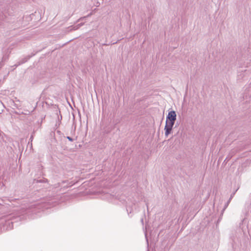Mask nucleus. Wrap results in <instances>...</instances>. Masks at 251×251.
I'll use <instances>...</instances> for the list:
<instances>
[{"instance_id":"obj_1","label":"nucleus","mask_w":251,"mask_h":251,"mask_svg":"<svg viewBox=\"0 0 251 251\" xmlns=\"http://www.w3.org/2000/svg\"><path fill=\"white\" fill-rule=\"evenodd\" d=\"M174 124L175 123H173V122H168V121L166 120L164 127L165 135L166 137H168L171 133Z\"/></svg>"},{"instance_id":"obj_2","label":"nucleus","mask_w":251,"mask_h":251,"mask_svg":"<svg viewBox=\"0 0 251 251\" xmlns=\"http://www.w3.org/2000/svg\"><path fill=\"white\" fill-rule=\"evenodd\" d=\"M176 119V114L175 111H171L168 113L167 116V120L168 122H173L175 123Z\"/></svg>"},{"instance_id":"obj_3","label":"nucleus","mask_w":251,"mask_h":251,"mask_svg":"<svg viewBox=\"0 0 251 251\" xmlns=\"http://www.w3.org/2000/svg\"><path fill=\"white\" fill-rule=\"evenodd\" d=\"M83 24H78L75 26H74L73 27L71 28L70 30L71 31V30H76L77 29H78L80 26H81Z\"/></svg>"},{"instance_id":"obj_4","label":"nucleus","mask_w":251,"mask_h":251,"mask_svg":"<svg viewBox=\"0 0 251 251\" xmlns=\"http://www.w3.org/2000/svg\"><path fill=\"white\" fill-rule=\"evenodd\" d=\"M67 138L69 141H73V139H72V138H71L70 137L68 136V137H67Z\"/></svg>"}]
</instances>
